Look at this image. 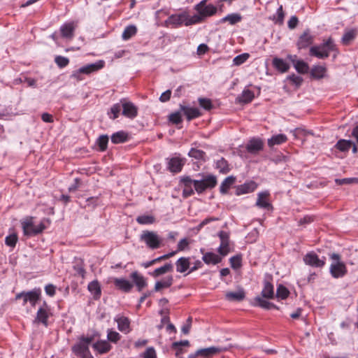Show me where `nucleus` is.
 <instances>
[{"mask_svg":"<svg viewBox=\"0 0 358 358\" xmlns=\"http://www.w3.org/2000/svg\"><path fill=\"white\" fill-rule=\"evenodd\" d=\"M335 43L331 38H329L325 42L319 45L312 46L310 48V55L319 59H324L329 56L331 51L335 50Z\"/></svg>","mask_w":358,"mask_h":358,"instance_id":"obj_1","label":"nucleus"},{"mask_svg":"<svg viewBox=\"0 0 358 358\" xmlns=\"http://www.w3.org/2000/svg\"><path fill=\"white\" fill-rule=\"evenodd\" d=\"M332 263L330 265L329 272L334 278H340L345 276L348 272L344 262L341 260V256L337 253H333L330 255Z\"/></svg>","mask_w":358,"mask_h":358,"instance_id":"obj_2","label":"nucleus"},{"mask_svg":"<svg viewBox=\"0 0 358 358\" xmlns=\"http://www.w3.org/2000/svg\"><path fill=\"white\" fill-rule=\"evenodd\" d=\"M94 338L82 336L79 338V341L72 347V351L73 353L80 357H84V356L92 355L89 346L92 342Z\"/></svg>","mask_w":358,"mask_h":358,"instance_id":"obj_3","label":"nucleus"},{"mask_svg":"<svg viewBox=\"0 0 358 358\" xmlns=\"http://www.w3.org/2000/svg\"><path fill=\"white\" fill-rule=\"evenodd\" d=\"M140 240L145 243L150 249H157L161 246L162 239L157 232L153 231H143L140 236Z\"/></svg>","mask_w":358,"mask_h":358,"instance_id":"obj_4","label":"nucleus"},{"mask_svg":"<svg viewBox=\"0 0 358 358\" xmlns=\"http://www.w3.org/2000/svg\"><path fill=\"white\" fill-rule=\"evenodd\" d=\"M22 227L24 234L28 236H36L41 233L45 229V225L42 222L35 225L32 217L25 218L22 222Z\"/></svg>","mask_w":358,"mask_h":358,"instance_id":"obj_5","label":"nucleus"},{"mask_svg":"<svg viewBox=\"0 0 358 358\" xmlns=\"http://www.w3.org/2000/svg\"><path fill=\"white\" fill-rule=\"evenodd\" d=\"M217 185V178L213 175H208L201 180H194V187L198 193H202L208 188H213Z\"/></svg>","mask_w":358,"mask_h":358,"instance_id":"obj_6","label":"nucleus"},{"mask_svg":"<svg viewBox=\"0 0 358 358\" xmlns=\"http://www.w3.org/2000/svg\"><path fill=\"white\" fill-rule=\"evenodd\" d=\"M41 291L39 288L34 289L29 292H22L15 296V299H23V305L29 302L32 306H34L36 302L40 299Z\"/></svg>","mask_w":358,"mask_h":358,"instance_id":"obj_7","label":"nucleus"},{"mask_svg":"<svg viewBox=\"0 0 358 358\" xmlns=\"http://www.w3.org/2000/svg\"><path fill=\"white\" fill-rule=\"evenodd\" d=\"M194 9L205 20L217 13V8L213 4H207V0H202L196 4Z\"/></svg>","mask_w":358,"mask_h":358,"instance_id":"obj_8","label":"nucleus"},{"mask_svg":"<svg viewBox=\"0 0 358 358\" xmlns=\"http://www.w3.org/2000/svg\"><path fill=\"white\" fill-rule=\"evenodd\" d=\"M51 315L50 308L48 306L47 303L44 302L43 306L38 310L34 322L41 323L45 327H48V320Z\"/></svg>","mask_w":358,"mask_h":358,"instance_id":"obj_9","label":"nucleus"},{"mask_svg":"<svg viewBox=\"0 0 358 358\" xmlns=\"http://www.w3.org/2000/svg\"><path fill=\"white\" fill-rule=\"evenodd\" d=\"M122 115L127 117L133 119L138 115V108L131 101L125 99H121Z\"/></svg>","mask_w":358,"mask_h":358,"instance_id":"obj_10","label":"nucleus"},{"mask_svg":"<svg viewBox=\"0 0 358 358\" xmlns=\"http://www.w3.org/2000/svg\"><path fill=\"white\" fill-rule=\"evenodd\" d=\"M304 262L313 267H322L325 264V258L320 259L319 257L314 252H309L303 257Z\"/></svg>","mask_w":358,"mask_h":358,"instance_id":"obj_11","label":"nucleus"},{"mask_svg":"<svg viewBox=\"0 0 358 358\" xmlns=\"http://www.w3.org/2000/svg\"><path fill=\"white\" fill-rule=\"evenodd\" d=\"M230 347H210L207 348H202L197 350V354H200V356H202L206 358H209L213 357L215 355L220 353L222 352L227 350Z\"/></svg>","mask_w":358,"mask_h":358,"instance_id":"obj_12","label":"nucleus"},{"mask_svg":"<svg viewBox=\"0 0 358 358\" xmlns=\"http://www.w3.org/2000/svg\"><path fill=\"white\" fill-rule=\"evenodd\" d=\"M219 237L221 243L218 248V252L222 256H225L229 252V237L228 234L223 231L219 232Z\"/></svg>","mask_w":358,"mask_h":358,"instance_id":"obj_13","label":"nucleus"},{"mask_svg":"<svg viewBox=\"0 0 358 358\" xmlns=\"http://www.w3.org/2000/svg\"><path fill=\"white\" fill-rule=\"evenodd\" d=\"M185 160L178 157L168 159V169L172 173H178L182 170Z\"/></svg>","mask_w":358,"mask_h":358,"instance_id":"obj_14","label":"nucleus"},{"mask_svg":"<svg viewBox=\"0 0 358 358\" xmlns=\"http://www.w3.org/2000/svg\"><path fill=\"white\" fill-rule=\"evenodd\" d=\"M115 321L117 324V329L119 331L124 334L130 332V320L128 317L122 315H117L115 317Z\"/></svg>","mask_w":358,"mask_h":358,"instance_id":"obj_15","label":"nucleus"},{"mask_svg":"<svg viewBox=\"0 0 358 358\" xmlns=\"http://www.w3.org/2000/svg\"><path fill=\"white\" fill-rule=\"evenodd\" d=\"M264 143L259 138H253L249 141L246 149L250 153H257L263 149Z\"/></svg>","mask_w":358,"mask_h":358,"instance_id":"obj_16","label":"nucleus"},{"mask_svg":"<svg viewBox=\"0 0 358 358\" xmlns=\"http://www.w3.org/2000/svg\"><path fill=\"white\" fill-rule=\"evenodd\" d=\"M269 192L264 191L258 194L256 206L261 208L269 209L271 208V205L268 201Z\"/></svg>","mask_w":358,"mask_h":358,"instance_id":"obj_17","label":"nucleus"},{"mask_svg":"<svg viewBox=\"0 0 358 358\" xmlns=\"http://www.w3.org/2000/svg\"><path fill=\"white\" fill-rule=\"evenodd\" d=\"M104 66V62L99 60L94 64H90L80 68V72L85 74H90L101 69Z\"/></svg>","mask_w":358,"mask_h":358,"instance_id":"obj_18","label":"nucleus"},{"mask_svg":"<svg viewBox=\"0 0 358 358\" xmlns=\"http://www.w3.org/2000/svg\"><path fill=\"white\" fill-rule=\"evenodd\" d=\"M76 24L74 22L65 23L60 27L62 36L71 39L74 35Z\"/></svg>","mask_w":358,"mask_h":358,"instance_id":"obj_19","label":"nucleus"},{"mask_svg":"<svg viewBox=\"0 0 358 358\" xmlns=\"http://www.w3.org/2000/svg\"><path fill=\"white\" fill-rule=\"evenodd\" d=\"M187 19V13H183L178 15H171L168 20H166V22L173 24L176 27L180 26L182 24L185 25Z\"/></svg>","mask_w":358,"mask_h":358,"instance_id":"obj_20","label":"nucleus"},{"mask_svg":"<svg viewBox=\"0 0 358 358\" xmlns=\"http://www.w3.org/2000/svg\"><path fill=\"white\" fill-rule=\"evenodd\" d=\"M113 282L117 289L124 292H129L133 287V284L124 278H114Z\"/></svg>","mask_w":358,"mask_h":358,"instance_id":"obj_21","label":"nucleus"},{"mask_svg":"<svg viewBox=\"0 0 358 358\" xmlns=\"http://www.w3.org/2000/svg\"><path fill=\"white\" fill-rule=\"evenodd\" d=\"M181 111L186 115L187 120H191L199 117L201 114L196 108H190L185 106H180Z\"/></svg>","mask_w":358,"mask_h":358,"instance_id":"obj_22","label":"nucleus"},{"mask_svg":"<svg viewBox=\"0 0 358 358\" xmlns=\"http://www.w3.org/2000/svg\"><path fill=\"white\" fill-rule=\"evenodd\" d=\"M245 297V293L243 289L237 292H228L225 294V299L229 301H241Z\"/></svg>","mask_w":358,"mask_h":358,"instance_id":"obj_23","label":"nucleus"},{"mask_svg":"<svg viewBox=\"0 0 358 358\" xmlns=\"http://www.w3.org/2000/svg\"><path fill=\"white\" fill-rule=\"evenodd\" d=\"M256 188L257 184L255 182H246L236 187V194L241 195L252 192Z\"/></svg>","mask_w":358,"mask_h":358,"instance_id":"obj_24","label":"nucleus"},{"mask_svg":"<svg viewBox=\"0 0 358 358\" xmlns=\"http://www.w3.org/2000/svg\"><path fill=\"white\" fill-rule=\"evenodd\" d=\"M131 278L133 280L139 292L147 285L144 277L140 275L137 271H134L131 274Z\"/></svg>","mask_w":358,"mask_h":358,"instance_id":"obj_25","label":"nucleus"},{"mask_svg":"<svg viewBox=\"0 0 358 358\" xmlns=\"http://www.w3.org/2000/svg\"><path fill=\"white\" fill-rule=\"evenodd\" d=\"M262 297L268 299L274 297V288L273 285L268 280H265L264 282V287L261 292Z\"/></svg>","mask_w":358,"mask_h":358,"instance_id":"obj_26","label":"nucleus"},{"mask_svg":"<svg viewBox=\"0 0 358 358\" xmlns=\"http://www.w3.org/2000/svg\"><path fill=\"white\" fill-rule=\"evenodd\" d=\"M93 348L99 354H105L110 350L112 346L107 341H99L93 344Z\"/></svg>","mask_w":358,"mask_h":358,"instance_id":"obj_27","label":"nucleus"},{"mask_svg":"<svg viewBox=\"0 0 358 358\" xmlns=\"http://www.w3.org/2000/svg\"><path fill=\"white\" fill-rule=\"evenodd\" d=\"M313 43V37L308 32H304L297 42L299 49L306 48Z\"/></svg>","mask_w":358,"mask_h":358,"instance_id":"obj_28","label":"nucleus"},{"mask_svg":"<svg viewBox=\"0 0 358 358\" xmlns=\"http://www.w3.org/2000/svg\"><path fill=\"white\" fill-rule=\"evenodd\" d=\"M173 270V266L171 263H167L164 266L155 269L152 272L150 273V275L154 278H157L159 275H164L169 272H172Z\"/></svg>","mask_w":358,"mask_h":358,"instance_id":"obj_29","label":"nucleus"},{"mask_svg":"<svg viewBox=\"0 0 358 358\" xmlns=\"http://www.w3.org/2000/svg\"><path fill=\"white\" fill-rule=\"evenodd\" d=\"M176 271L179 273H184L187 271L190 266V262L189 257H180L176 262Z\"/></svg>","mask_w":358,"mask_h":358,"instance_id":"obj_30","label":"nucleus"},{"mask_svg":"<svg viewBox=\"0 0 358 358\" xmlns=\"http://www.w3.org/2000/svg\"><path fill=\"white\" fill-rule=\"evenodd\" d=\"M272 64L274 68L281 73L287 72L289 69V64L280 58H273Z\"/></svg>","mask_w":358,"mask_h":358,"instance_id":"obj_31","label":"nucleus"},{"mask_svg":"<svg viewBox=\"0 0 358 358\" xmlns=\"http://www.w3.org/2000/svg\"><path fill=\"white\" fill-rule=\"evenodd\" d=\"M202 259L206 264H217L221 262L222 258L213 252H206L203 254Z\"/></svg>","mask_w":358,"mask_h":358,"instance_id":"obj_32","label":"nucleus"},{"mask_svg":"<svg viewBox=\"0 0 358 358\" xmlns=\"http://www.w3.org/2000/svg\"><path fill=\"white\" fill-rule=\"evenodd\" d=\"M255 306H259L264 309L269 310L271 308H276V306L273 303H271L265 299H263L261 296H256L255 298Z\"/></svg>","mask_w":358,"mask_h":358,"instance_id":"obj_33","label":"nucleus"},{"mask_svg":"<svg viewBox=\"0 0 358 358\" xmlns=\"http://www.w3.org/2000/svg\"><path fill=\"white\" fill-rule=\"evenodd\" d=\"M173 278L171 275L166 277L162 281H157L155 285V291L158 292L163 288H168L173 284Z\"/></svg>","mask_w":358,"mask_h":358,"instance_id":"obj_34","label":"nucleus"},{"mask_svg":"<svg viewBox=\"0 0 358 358\" xmlns=\"http://www.w3.org/2000/svg\"><path fill=\"white\" fill-rule=\"evenodd\" d=\"M128 139V134L123 131H117L111 136V141L115 144L126 142Z\"/></svg>","mask_w":358,"mask_h":358,"instance_id":"obj_35","label":"nucleus"},{"mask_svg":"<svg viewBox=\"0 0 358 358\" xmlns=\"http://www.w3.org/2000/svg\"><path fill=\"white\" fill-rule=\"evenodd\" d=\"M88 290L91 292L92 294L94 296L96 299L99 298L101 296V287L97 280H93L88 285Z\"/></svg>","mask_w":358,"mask_h":358,"instance_id":"obj_36","label":"nucleus"},{"mask_svg":"<svg viewBox=\"0 0 358 358\" xmlns=\"http://www.w3.org/2000/svg\"><path fill=\"white\" fill-rule=\"evenodd\" d=\"M327 69L322 66H315L313 67L310 71L312 77L316 79H321L324 77Z\"/></svg>","mask_w":358,"mask_h":358,"instance_id":"obj_37","label":"nucleus"},{"mask_svg":"<svg viewBox=\"0 0 358 358\" xmlns=\"http://www.w3.org/2000/svg\"><path fill=\"white\" fill-rule=\"evenodd\" d=\"M235 181L236 178L232 176L226 178L220 187V192L222 194H226L230 187L235 182Z\"/></svg>","mask_w":358,"mask_h":358,"instance_id":"obj_38","label":"nucleus"},{"mask_svg":"<svg viewBox=\"0 0 358 358\" xmlns=\"http://www.w3.org/2000/svg\"><path fill=\"white\" fill-rule=\"evenodd\" d=\"M287 138L284 134H278L272 136L270 139L268 140V145L269 147H273L275 145H280L285 142H286Z\"/></svg>","mask_w":358,"mask_h":358,"instance_id":"obj_39","label":"nucleus"},{"mask_svg":"<svg viewBox=\"0 0 358 358\" xmlns=\"http://www.w3.org/2000/svg\"><path fill=\"white\" fill-rule=\"evenodd\" d=\"M136 220L140 224H152L155 222L156 219L151 215H141L138 216Z\"/></svg>","mask_w":358,"mask_h":358,"instance_id":"obj_40","label":"nucleus"},{"mask_svg":"<svg viewBox=\"0 0 358 358\" xmlns=\"http://www.w3.org/2000/svg\"><path fill=\"white\" fill-rule=\"evenodd\" d=\"M241 20L242 17L239 13H231L223 17L221 22H229L230 24L233 25L241 22Z\"/></svg>","mask_w":358,"mask_h":358,"instance_id":"obj_41","label":"nucleus"},{"mask_svg":"<svg viewBox=\"0 0 358 358\" xmlns=\"http://www.w3.org/2000/svg\"><path fill=\"white\" fill-rule=\"evenodd\" d=\"M137 32V28L135 25H129L127 26L122 35V37L124 40H129L132 36H134Z\"/></svg>","mask_w":358,"mask_h":358,"instance_id":"obj_42","label":"nucleus"},{"mask_svg":"<svg viewBox=\"0 0 358 358\" xmlns=\"http://www.w3.org/2000/svg\"><path fill=\"white\" fill-rule=\"evenodd\" d=\"M352 145V142L351 141L341 139L337 142L336 148L341 152H346L350 150Z\"/></svg>","mask_w":358,"mask_h":358,"instance_id":"obj_43","label":"nucleus"},{"mask_svg":"<svg viewBox=\"0 0 358 358\" xmlns=\"http://www.w3.org/2000/svg\"><path fill=\"white\" fill-rule=\"evenodd\" d=\"M253 98L254 93L250 90H245L242 92L241 96H239L238 99L239 102L247 103L250 102Z\"/></svg>","mask_w":358,"mask_h":358,"instance_id":"obj_44","label":"nucleus"},{"mask_svg":"<svg viewBox=\"0 0 358 358\" xmlns=\"http://www.w3.org/2000/svg\"><path fill=\"white\" fill-rule=\"evenodd\" d=\"M203 20H204V19L203 18V17L199 13L194 15L192 17H189L187 14L185 26H189V25L200 23L201 22H203Z\"/></svg>","mask_w":358,"mask_h":358,"instance_id":"obj_45","label":"nucleus"},{"mask_svg":"<svg viewBox=\"0 0 358 358\" xmlns=\"http://www.w3.org/2000/svg\"><path fill=\"white\" fill-rule=\"evenodd\" d=\"M294 66L298 73L302 74L306 73L309 69L308 64L303 60L296 62Z\"/></svg>","mask_w":358,"mask_h":358,"instance_id":"obj_46","label":"nucleus"},{"mask_svg":"<svg viewBox=\"0 0 358 358\" xmlns=\"http://www.w3.org/2000/svg\"><path fill=\"white\" fill-rule=\"evenodd\" d=\"M289 294V291L282 285H279L276 291V296L280 299H285Z\"/></svg>","mask_w":358,"mask_h":358,"instance_id":"obj_47","label":"nucleus"},{"mask_svg":"<svg viewBox=\"0 0 358 358\" xmlns=\"http://www.w3.org/2000/svg\"><path fill=\"white\" fill-rule=\"evenodd\" d=\"M356 36V31L355 30L348 31L344 34L342 37V42L343 44L347 45L352 41Z\"/></svg>","mask_w":358,"mask_h":358,"instance_id":"obj_48","label":"nucleus"},{"mask_svg":"<svg viewBox=\"0 0 358 358\" xmlns=\"http://www.w3.org/2000/svg\"><path fill=\"white\" fill-rule=\"evenodd\" d=\"M108 142V136L107 135H101L97 140V144L101 151H104L107 148Z\"/></svg>","mask_w":358,"mask_h":358,"instance_id":"obj_49","label":"nucleus"},{"mask_svg":"<svg viewBox=\"0 0 358 358\" xmlns=\"http://www.w3.org/2000/svg\"><path fill=\"white\" fill-rule=\"evenodd\" d=\"M189 155L196 159H205L206 153L202 150L192 148L190 150Z\"/></svg>","mask_w":358,"mask_h":358,"instance_id":"obj_50","label":"nucleus"},{"mask_svg":"<svg viewBox=\"0 0 358 358\" xmlns=\"http://www.w3.org/2000/svg\"><path fill=\"white\" fill-rule=\"evenodd\" d=\"M285 13L283 11L282 6H280L276 12L275 15L273 16V20L275 23H278L279 24H282L284 20Z\"/></svg>","mask_w":358,"mask_h":358,"instance_id":"obj_51","label":"nucleus"},{"mask_svg":"<svg viewBox=\"0 0 358 358\" xmlns=\"http://www.w3.org/2000/svg\"><path fill=\"white\" fill-rule=\"evenodd\" d=\"M335 182L338 185H349L352 183H357L358 182V178H342L335 179Z\"/></svg>","mask_w":358,"mask_h":358,"instance_id":"obj_52","label":"nucleus"},{"mask_svg":"<svg viewBox=\"0 0 358 358\" xmlns=\"http://www.w3.org/2000/svg\"><path fill=\"white\" fill-rule=\"evenodd\" d=\"M107 338L109 341L115 343L120 340L121 336L118 332L113 331L111 329H108L107 334Z\"/></svg>","mask_w":358,"mask_h":358,"instance_id":"obj_53","label":"nucleus"},{"mask_svg":"<svg viewBox=\"0 0 358 358\" xmlns=\"http://www.w3.org/2000/svg\"><path fill=\"white\" fill-rule=\"evenodd\" d=\"M198 101L200 106L206 110H210L213 108L212 101L209 99L199 98Z\"/></svg>","mask_w":358,"mask_h":358,"instance_id":"obj_54","label":"nucleus"},{"mask_svg":"<svg viewBox=\"0 0 358 358\" xmlns=\"http://www.w3.org/2000/svg\"><path fill=\"white\" fill-rule=\"evenodd\" d=\"M249 58V54L243 53L235 57L233 59V63L236 66H239L243 64Z\"/></svg>","mask_w":358,"mask_h":358,"instance_id":"obj_55","label":"nucleus"},{"mask_svg":"<svg viewBox=\"0 0 358 358\" xmlns=\"http://www.w3.org/2000/svg\"><path fill=\"white\" fill-rule=\"evenodd\" d=\"M55 62L59 68H64L69 64V59L63 56H57L55 58Z\"/></svg>","mask_w":358,"mask_h":358,"instance_id":"obj_56","label":"nucleus"},{"mask_svg":"<svg viewBox=\"0 0 358 358\" xmlns=\"http://www.w3.org/2000/svg\"><path fill=\"white\" fill-rule=\"evenodd\" d=\"M230 264L231 266L234 268L237 269L239 268L241 266V255H236L230 258Z\"/></svg>","mask_w":358,"mask_h":358,"instance_id":"obj_57","label":"nucleus"},{"mask_svg":"<svg viewBox=\"0 0 358 358\" xmlns=\"http://www.w3.org/2000/svg\"><path fill=\"white\" fill-rule=\"evenodd\" d=\"M169 120L173 124H178L182 122L181 115L180 112H176L171 114L169 117Z\"/></svg>","mask_w":358,"mask_h":358,"instance_id":"obj_58","label":"nucleus"},{"mask_svg":"<svg viewBox=\"0 0 358 358\" xmlns=\"http://www.w3.org/2000/svg\"><path fill=\"white\" fill-rule=\"evenodd\" d=\"M17 241V236L16 234H10L6 238V244L10 247H15Z\"/></svg>","mask_w":358,"mask_h":358,"instance_id":"obj_59","label":"nucleus"},{"mask_svg":"<svg viewBox=\"0 0 358 358\" xmlns=\"http://www.w3.org/2000/svg\"><path fill=\"white\" fill-rule=\"evenodd\" d=\"M122 107V104L115 103L110 108V113L113 114V117H110L113 120L116 119L119 116V113L120 112Z\"/></svg>","mask_w":358,"mask_h":358,"instance_id":"obj_60","label":"nucleus"},{"mask_svg":"<svg viewBox=\"0 0 358 358\" xmlns=\"http://www.w3.org/2000/svg\"><path fill=\"white\" fill-rule=\"evenodd\" d=\"M287 79L296 86L301 85V83L303 82V79L301 76H296L294 74L289 76Z\"/></svg>","mask_w":358,"mask_h":358,"instance_id":"obj_61","label":"nucleus"},{"mask_svg":"<svg viewBox=\"0 0 358 358\" xmlns=\"http://www.w3.org/2000/svg\"><path fill=\"white\" fill-rule=\"evenodd\" d=\"M143 358H157L156 352L154 348H148L143 354Z\"/></svg>","mask_w":358,"mask_h":358,"instance_id":"obj_62","label":"nucleus"},{"mask_svg":"<svg viewBox=\"0 0 358 358\" xmlns=\"http://www.w3.org/2000/svg\"><path fill=\"white\" fill-rule=\"evenodd\" d=\"M188 245L189 241L186 238L181 239L178 244V250L182 251L185 250L188 247Z\"/></svg>","mask_w":358,"mask_h":358,"instance_id":"obj_63","label":"nucleus"},{"mask_svg":"<svg viewBox=\"0 0 358 358\" xmlns=\"http://www.w3.org/2000/svg\"><path fill=\"white\" fill-rule=\"evenodd\" d=\"M298 22V18L296 16H292L287 22L288 27L291 29H294L297 26Z\"/></svg>","mask_w":358,"mask_h":358,"instance_id":"obj_64","label":"nucleus"}]
</instances>
